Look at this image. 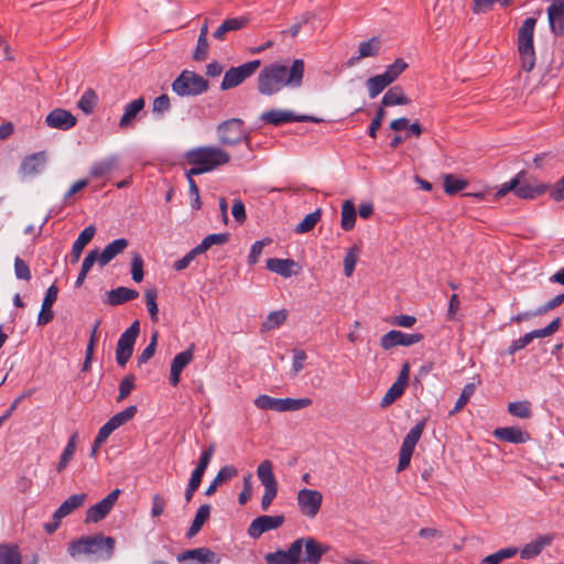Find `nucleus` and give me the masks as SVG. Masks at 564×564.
Wrapping results in <instances>:
<instances>
[{
	"instance_id": "nucleus-1",
	"label": "nucleus",
	"mask_w": 564,
	"mask_h": 564,
	"mask_svg": "<svg viewBox=\"0 0 564 564\" xmlns=\"http://www.w3.org/2000/svg\"><path fill=\"white\" fill-rule=\"evenodd\" d=\"M304 70L303 59H293L290 66L280 62L271 63L258 75V91L263 96H273L284 87L299 88L303 84Z\"/></svg>"
},
{
	"instance_id": "nucleus-2",
	"label": "nucleus",
	"mask_w": 564,
	"mask_h": 564,
	"mask_svg": "<svg viewBox=\"0 0 564 564\" xmlns=\"http://www.w3.org/2000/svg\"><path fill=\"white\" fill-rule=\"evenodd\" d=\"M329 551L327 544L318 542L312 536L300 538L293 541L288 550L268 553L264 558L268 564H319L322 556Z\"/></svg>"
},
{
	"instance_id": "nucleus-3",
	"label": "nucleus",
	"mask_w": 564,
	"mask_h": 564,
	"mask_svg": "<svg viewBox=\"0 0 564 564\" xmlns=\"http://www.w3.org/2000/svg\"><path fill=\"white\" fill-rule=\"evenodd\" d=\"M185 161L192 167L186 176L199 175L212 172L230 161V154L215 145H203L188 150L185 153Z\"/></svg>"
},
{
	"instance_id": "nucleus-4",
	"label": "nucleus",
	"mask_w": 564,
	"mask_h": 564,
	"mask_svg": "<svg viewBox=\"0 0 564 564\" xmlns=\"http://www.w3.org/2000/svg\"><path fill=\"white\" fill-rule=\"evenodd\" d=\"M115 546L116 540L112 536L97 533L72 540L67 545V553L73 558L86 555L88 557L94 556L97 560L108 561L113 555Z\"/></svg>"
},
{
	"instance_id": "nucleus-5",
	"label": "nucleus",
	"mask_w": 564,
	"mask_h": 564,
	"mask_svg": "<svg viewBox=\"0 0 564 564\" xmlns=\"http://www.w3.org/2000/svg\"><path fill=\"white\" fill-rule=\"evenodd\" d=\"M535 24L536 20L534 18H528L518 30V52L522 68L525 72L532 70L535 65V52L533 45Z\"/></svg>"
},
{
	"instance_id": "nucleus-6",
	"label": "nucleus",
	"mask_w": 564,
	"mask_h": 564,
	"mask_svg": "<svg viewBox=\"0 0 564 564\" xmlns=\"http://www.w3.org/2000/svg\"><path fill=\"white\" fill-rule=\"evenodd\" d=\"M408 67L409 65L404 59L397 58L391 65L387 66L382 74L368 78L366 86L369 97L373 99L379 96L388 86L393 84Z\"/></svg>"
},
{
	"instance_id": "nucleus-7",
	"label": "nucleus",
	"mask_w": 564,
	"mask_h": 564,
	"mask_svg": "<svg viewBox=\"0 0 564 564\" xmlns=\"http://www.w3.org/2000/svg\"><path fill=\"white\" fill-rule=\"evenodd\" d=\"M173 91L178 96H197L208 89V82L200 75L191 70H183L172 83Z\"/></svg>"
},
{
	"instance_id": "nucleus-8",
	"label": "nucleus",
	"mask_w": 564,
	"mask_h": 564,
	"mask_svg": "<svg viewBox=\"0 0 564 564\" xmlns=\"http://www.w3.org/2000/svg\"><path fill=\"white\" fill-rule=\"evenodd\" d=\"M257 476L264 488L261 508L267 510L278 495V481L273 474V464L270 459H264L259 464Z\"/></svg>"
},
{
	"instance_id": "nucleus-9",
	"label": "nucleus",
	"mask_w": 564,
	"mask_h": 564,
	"mask_svg": "<svg viewBox=\"0 0 564 564\" xmlns=\"http://www.w3.org/2000/svg\"><path fill=\"white\" fill-rule=\"evenodd\" d=\"M139 333L140 324L138 321H134L119 337L116 347V360L120 367H124L132 356Z\"/></svg>"
},
{
	"instance_id": "nucleus-10",
	"label": "nucleus",
	"mask_w": 564,
	"mask_h": 564,
	"mask_svg": "<svg viewBox=\"0 0 564 564\" xmlns=\"http://www.w3.org/2000/svg\"><path fill=\"white\" fill-rule=\"evenodd\" d=\"M424 427L425 423L424 421H421L414 425L405 435L399 453L398 471H402L409 467L412 454L422 436Z\"/></svg>"
},
{
	"instance_id": "nucleus-11",
	"label": "nucleus",
	"mask_w": 564,
	"mask_h": 564,
	"mask_svg": "<svg viewBox=\"0 0 564 564\" xmlns=\"http://www.w3.org/2000/svg\"><path fill=\"white\" fill-rule=\"evenodd\" d=\"M261 62L259 59H254L248 63H245L238 67H231L228 69L223 78L220 88L223 90H228L234 87L240 85L245 79L250 77L256 73V70L260 67Z\"/></svg>"
},
{
	"instance_id": "nucleus-12",
	"label": "nucleus",
	"mask_w": 564,
	"mask_h": 564,
	"mask_svg": "<svg viewBox=\"0 0 564 564\" xmlns=\"http://www.w3.org/2000/svg\"><path fill=\"white\" fill-rule=\"evenodd\" d=\"M260 119L269 124L272 126H280L283 123L289 122H321L323 121L319 118L307 116V115H295L290 110H282V109H271L268 111H264L260 115Z\"/></svg>"
},
{
	"instance_id": "nucleus-13",
	"label": "nucleus",
	"mask_w": 564,
	"mask_h": 564,
	"mask_svg": "<svg viewBox=\"0 0 564 564\" xmlns=\"http://www.w3.org/2000/svg\"><path fill=\"white\" fill-rule=\"evenodd\" d=\"M296 501L302 514L313 519L321 510L323 495L318 490L304 488L299 490Z\"/></svg>"
},
{
	"instance_id": "nucleus-14",
	"label": "nucleus",
	"mask_w": 564,
	"mask_h": 564,
	"mask_svg": "<svg viewBox=\"0 0 564 564\" xmlns=\"http://www.w3.org/2000/svg\"><path fill=\"white\" fill-rule=\"evenodd\" d=\"M218 140L221 144L232 145L245 139L243 121L229 119L217 127Z\"/></svg>"
},
{
	"instance_id": "nucleus-15",
	"label": "nucleus",
	"mask_w": 564,
	"mask_h": 564,
	"mask_svg": "<svg viewBox=\"0 0 564 564\" xmlns=\"http://www.w3.org/2000/svg\"><path fill=\"white\" fill-rule=\"evenodd\" d=\"M120 494V489H115L101 501L88 508L86 511L85 523H97L104 520L113 508Z\"/></svg>"
},
{
	"instance_id": "nucleus-16",
	"label": "nucleus",
	"mask_w": 564,
	"mask_h": 564,
	"mask_svg": "<svg viewBox=\"0 0 564 564\" xmlns=\"http://www.w3.org/2000/svg\"><path fill=\"white\" fill-rule=\"evenodd\" d=\"M423 335L420 333L405 334L400 330H390L380 339V345L384 350H389L395 346H412L420 343Z\"/></svg>"
},
{
	"instance_id": "nucleus-17",
	"label": "nucleus",
	"mask_w": 564,
	"mask_h": 564,
	"mask_svg": "<svg viewBox=\"0 0 564 564\" xmlns=\"http://www.w3.org/2000/svg\"><path fill=\"white\" fill-rule=\"evenodd\" d=\"M285 521L283 514L260 516L252 520L248 528V534L253 538H260L264 532L280 528Z\"/></svg>"
},
{
	"instance_id": "nucleus-18",
	"label": "nucleus",
	"mask_w": 564,
	"mask_h": 564,
	"mask_svg": "<svg viewBox=\"0 0 564 564\" xmlns=\"http://www.w3.org/2000/svg\"><path fill=\"white\" fill-rule=\"evenodd\" d=\"M549 189V186L538 182H527L525 172L518 173V188L516 196L522 199H534L543 195Z\"/></svg>"
},
{
	"instance_id": "nucleus-19",
	"label": "nucleus",
	"mask_w": 564,
	"mask_h": 564,
	"mask_svg": "<svg viewBox=\"0 0 564 564\" xmlns=\"http://www.w3.org/2000/svg\"><path fill=\"white\" fill-rule=\"evenodd\" d=\"M194 358V345H191L186 350L177 354L171 364L170 382L176 387L181 380V373Z\"/></svg>"
},
{
	"instance_id": "nucleus-20",
	"label": "nucleus",
	"mask_w": 564,
	"mask_h": 564,
	"mask_svg": "<svg viewBox=\"0 0 564 564\" xmlns=\"http://www.w3.org/2000/svg\"><path fill=\"white\" fill-rule=\"evenodd\" d=\"M76 118L67 110L56 108L52 110L45 118V122L50 128L68 130L76 124Z\"/></svg>"
},
{
	"instance_id": "nucleus-21",
	"label": "nucleus",
	"mask_w": 564,
	"mask_h": 564,
	"mask_svg": "<svg viewBox=\"0 0 564 564\" xmlns=\"http://www.w3.org/2000/svg\"><path fill=\"white\" fill-rule=\"evenodd\" d=\"M195 561L197 564H218L220 562L219 556L207 547H198L193 550H187L177 555L178 562L185 561Z\"/></svg>"
},
{
	"instance_id": "nucleus-22",
	"label": "nucleus",
	"mask_w": 564,
	"mask_h": 564,
	"mask_svg": "<svg viewBox=\"0 0 564 564\" xmlns=\"http://www.w3.org/2000/svg\"><path fill=\"white\" fill-rule=\"evenodd\" d=\"M46 153L44 151L26 155L21 162L19 169L20 174L23 176H34L41 173L46 163Z\"/></svg>"
},
{
	"instance_id": "nucleus-23",
	"label": "nucleus",
	"mask_w": 564,
	"mask_h": 564,
	"mask_svg": "<svg viewBox=\"0 0 564 564\" xmlns=\"http://www.w3.org/2000/svg\"><path fill=\"white\" fill-rule=\"evenodd\" d=\"M547 19L551 31L555 35L564 33V0H553L547 9Z\"/></svg>"
},
{
	"instance_id": "nucleus-24",
	"label": "nucleus",
	"mask_w": 564,
	"mask_h": 564,
	"mask_svg": "<svg viewBox=\"0 0 564 564\" xmlns=\"http://www.w3.org/2000/svg\"><path fill=\"white\" fill-rule=\"evenodd\" d=\"M494 436L512 444H523L531 440L530 434L518 426L498 427L494 431Z\"/></svg>"
},
{
	"instance_id": "nucleus-25",
	"label": "nucleus",
	"mask_w": 564,
	"mask_h": 564,
	"mask_svg": "<svg viewBox=\"0 0 564 564\" xmlns=\"http://www.w3.org/2000/svg\"><path fill=\"white\" fill-rule=\"evenodd\" d=\"M57 294L58 288L56 285L53 284L47 289L37 317V325H46L53 319L54 313L52 311V306L57 300Z\"/></svg>"
},
{
	"instance_id": "nucleus-26",
	"label": "nucleus",
	"mask_w": 564,
	"mask_h": 564,
	"mask_svg": "<svg viewBox=\"0 0 564 564\" xmlns=\"http://www.w3.org/2000/svg\"><path fill=\"white\" fill-rule=\"evenodd\" d=\"M128 245L129 242L126 238H119L111 241L105 247V249L101 252L98 251V264L100 267H105L113 258L123 252Z\"/></svg>"
},
{
	"instance_id": "nucleus-27",
	"label": "nucleus",
	"mask_w": 564,
	"mask_h": 564,
	"mask_svg": "<svg viewBox=\"0 0 564 564\" xmlns=\"http://www.w3.org/2000/svg\"><path fill=\"white\" fill-rule=\"evenodd\" d=\"M87 499L86 494H76L68 497L54 512V520H62L76 509L80 508Z\"/></svg>"
},
{
	"instance_id": "nucleus-28",
	"label": "nucleus",
	"mask_w": 564,
	"mask_h": 564,
	"mask_svg": "<svg viewBox=\"0 0 564 564\" xmlns=\"http://www.w3.org/2000/svg\"><path fill=\"white\" fill-rule=\"evenodd\" d=\"M249 20L243 17L226 19L213 33L218 41H224L228 32L239 31L248 24Z\"/></svg>"
},
{
	"instance_id": "nucleus-29",
	"label": "nucleus",
	"mask_w": 564,
	"mask_h": 564,
	"mask_svg": "<svg viewBox=\"0 0 564 564\" xmlns=\"http://www.w3.org/2000/svg\"><path fill=\"white\" fill-rule=\"evenodd\" d=\"M139 296V292L124 286H119L107 292V303L116 306L132 301Z\"/></svg>"
},
{
	"instance_id": "nucleus-30",
	"label": "nucleus",
	"mask_w": 564,
	"mask_h": 564,
	"mask_svg": "<svg viewBox=\"0 0 564 564\" xmlns=\"http://www.w3.org/2000/svg\"><path fill=\"white\" fill-rule=\"evenodd\" d=\"M96 234L95 226L90 225L86 227L77 237L72 247V262H77L82 256L84 248L91 241Z\"/></svg>"
},
{
	"instance_id": "nucleus-31",
	"label": "nucleus",
	"mask_w": 564,
	"mask_h": 564,
	"mask_svg": "<svg viewBox=\"0 0 564 564\" xmlns=\"http://www.w3.org/2000/svg\"><path fill=\"white\" fill-rule=\"evenodd\" d=\"M381 41L379 37L373 36L368 41L361 42L358 46V56L350 59V64L358 62L362 58L375 57L379 55Z\"/></svg>"
},
{
	"instance_id": "nucleus-32",
	"label": "nucleus",
	"mask_w": 564,
	"mask_h": 564,
	"mask_svg": "<svg viewBox=\"0 0 564 564\" xmlns=\"http://www.w3.org/2000/svg\"><path fill=\"white\" fill-rule=\"evenodd\" d=\"M410 102V98L405 96L403 88L400 86L390 88L381 99L382 107L405 106Z\"/></svg>"
},
{
	"instance_id": "nucleus-33",
	"label": "nucleus",
	"mask_w": 564,
	"mask_h": 564,
	"mask_svg": "<svg viewBox=\"0 0 564 564\" xmlns=\"http://www.w3.org/2000/svg\"><path fill=\"white\" fill-rule=\"evenodd\" d=\"M295 267V262L291 259H278L270 258L267 260V268L271 272L278 273L284 278H290L294 274L293 268Z\"/></svg>"
},
{
	"instance_id": "nucleus-34",
	"label": "nucleus",
	"mask_w": 564,
	"mask_h": 564,
	"mask_svg": "<svg viewBox=\"0 0 564 564\" xmlns=\"http://www.w3.org/2000/svg\"><path fill=\"white\" fill-rule=\"evenodd\" d=\"M144 99L142 97L137 98L129 102L124 107L123 115L119 121L120 128H127L131 126L132 121L135 119L138 113L144 108Z\"/></svg>"
},
{
	"instance_id": "nucleus-35",
	"label": "nucleus",
	"mask_w": 564,
	"mask_h": 564,
	"mask_svg": "<svg viewBox=\"0 0 564 564\" xmlns=\"http://www.w3.org/2000/svg\"><path fill=\"white\" fill-rule=\"evenodd\" d=\"M77 438H78L77 433H74L69 437L65 448L62 452L59 460L57 463V466H56L57 473H62L68 466L69 462L73 459L75 452H76Z\"/></svg>"
},
{
	"instance_id": "nucleus-36",
	"label": "nucleus",
	"mask_w": 564,
	"mask_h": 564,
	"mask_svg": "<svg viewBox=\"0 0 564 564\" xmlns=\"http://www.w3.org/2000/svg\"><path fill=\"white\" fill-rule=\"evenodd\" d=\"M0 564H21V554L17 544H0Z\"/></svg>"
},
{
	"instance_id": "nucleus-37",
	"label": "nucleus",
	"mask_w": 564,
	"mask_h": 564,
	"mask_svg": "<svg viewBox=\"0 0 564 564\" xmlns=\"http://www.w3.org/2000/svg\"><path fill=\"white\" fill-rule=\"evenodd\" d=\"M209 516L210 506L207 503L200 506L195 514L192 525L189 527L186 533L187 538L195 536L200 531L202 527L204 525L205 521L209 518Z\"/></svg>"
},
{
	"instance_id": "nucleus-38",
	"label": "nucleus",
	"mask_w": 564,
	"mask_h": 564,
	"mask_svg": "<svg viewBox=\"0 0 564 564\" xmlns=\"http://www.w3.org/2000/svg\"><path fill=\"white\" fill-rule=\"evenodd\" d=\"M356 223V208L351 200L347 199L341 205L340 226L344 230H351Z\"/></svg>"
},
{
	"instance_id": "nucleus-39",
	"label": "nucleus",
	"mask_w": 564,
	"mask_h": 564,
	"mask_svg": "<svg viewBox=\"0 0 564 564\" xmlns=\"http://www.w3.org/2000/svg\"><path fill=\"white\" fill-rule=\"evenodd\" d=\"M443 181L444 192L447 195H455L468 186V182L465 178L458 177L454 174H445L443 176Z\"/></svg>"
},
{
	"instance_id": "nucleus-40",
	"label": "nucleus",
	"mask_w": 564,
	"mask_h": 564,
	"mask_svg": "<svg viewBox=\"0 0 564 564\" xmlns=\"http://www.w3.org/2000/svg\"><path fill=\"white\" fill-rule=\"evenodd\" d=\"M286 317H288L286 310H279V311H273V312L269 313L265 321L261 325V330L269 332V330L278 328L286 321Z\"/></svg>"
},
{
	"instance_id": "nucleus-41",
	"label": "nucleus",
	"mask_w": 564,
	"mask_h": 564,
	"mask_svg": "<svg viewBox=\"0 0 564 564\" xmlns=\"http://www.w3.org/2000/svg\"><path fill=\"white\" fill-rule=\"evenodd\" d=\"M312 400L310 398H284L280 399V412H292L299 411L301 409L307 408L312 404Z\"/></svg>"
},
{
	"instance_id": "nucleus-42",
	"label": "nucleus",
	"mask_w": 564,
	"mask_h": 564,
	"mask_svg": "<svg viewBox=\"0 0 564 564\" xmlns=\"http://www.w3.org/2000/svg\"><path fill=\"white\" fill-rule=\"evenodd\" d=\"M508 412L519 419H530L532 416V406L530 401H517L508 404Z\"/></svg>"
},
{
	"instance_id": "nucleus-43",
	"label": "nucleus",
	"mask_w": 564,
	"mask_h": 564,
	"mask_svg": "<svg viewBox=\"0 0 564 564\" xmlns=\"http://www.w3.org/2000/svg\"><path fill=\"white\" fill-rule=\"evenodd\" d=\"M135 413H137V406L130 405L127 409H124L123 411L115 414L109 421H107V423L116 431L117 429H119L120 426H122L123 424H126L127 422L132 420L134 417Z\"/></svg>"
},
{
	"instance_id": "nucleus-44",
	"label": "nucleus",
	"mask_w": 564,
	"mask_h": 564,
	"mask_svg": "<svg viewBox=\"0 0 564 564\" xmlns=\"http://www.w3.org/2000/svg\"><path fill=\"white\" fill-rule=\"evenodd\" d=\"M322 212L316 209L313 213L307 214L304 219L296 226V234H306L311 231L316 224L321 220Z\"/></svg>"
},
{
	"instance_id": "nucleus-45",
	"label": "nucleus",
	"mask_w": 564,
	"mask_h": 564,
	"mask_svg": "<svg viewBox=\"0 0 564 564\" xmlns=\"http://www.w3.org/2000/svg\"><path fill=\"white\" fill-rule=\"evenodd\" d=\"M117 166V159L115 156H111V158H107L98 163H96L91 170H90V174L94 176V177H100V176H104L108 173H110L111 171H113Z\"/></svg>"
},
{
	"instance_id": "nucleus-46",
	"label": "nucleus",
	"mask_w": 564,
	"mask_h": 564,
	"mask_svg": "<svg viewBox=\"0 0 564 564\" xmlns=\"http://www.w3.org/2000/svg\"><path fill=\"white\" fill-rule=\"evenodd\" d=\"M229 240L228 234H212L203 239V241L196 246L197 251L200 253L207 251L214 245H224Z\"/></svg>"
},
{
	"instance_id": "nucleus-47",
	"label": "nucleus",
	"mask_w": 564,
	"mask_h": 564,
	"mask_svg": "<svg viewBox=\"0 0 564 564\" xmlns=\"http://www.w3.org/2000/svg\"><path fill=\"white\" fill-rule=\"evenodd\" d=\"M475 390H476L475 383H467L463 388L462 393H460L458 400L456 401L453 410H451L449 414L454 415V414L458 413L468 403L469 399L475 393Z\"/></svg>"
},
{
	"instance_id": "nucleus-48",
	"label": "nucleus",
	"mask_w": 564,
	"mask_h": 564,
	"mask_svg": "<svg viewBox=\"0 0 564 564\" xmlns=\"http://www.w3.org/2000/svg\"><path fill=\"white\" fill-rule=\"evenodd\" d=\"M359 248L354 246L346 251V256L344 258V272L346 276H351L358 261Z\"/></svg>"
},
{
	"instance_id": "nucleus-49",
	"label": "nucleus",
	"mask_w": 564,
	"mask_h": 564,
	"mask_svg": "<svg viewBox=\"0 0 564 564\" xmlns=\"http://www.w3.org/2000/svg\"><path fill=\"white\" fill-rule=\"evenodd\" d=\"M254 405L260 410H272L280 412V399L268 394H260L254 399Z\"/></svg>"
},
{
	"instance_id": "nucleus-50",
	"label": "nucleus",
	"mask_w": 564,
	"mask_h": 564,
	"mask_svg": "<svg viewBox=\"0 0 564 564\" xmlns=\"http://www.w3.org/2000/svg\"><path fill=\"white\" fill-rule=\"evenodd\" d=\"M97 104V95L94 90L87 89L78 100V107L85 113H91Z\"/></svg>"
},
{
	"instance_id": "nucleus-51",
	"label": "nucleus",
	"mask_w": 564,
	"mask_h": 564,
	"mask_svg": "<svg viewBox=\"0 0 564 564\" xmlns=\"http://www.w3.org/2000/svg\"><path fill=\"white\" fill-rule=\"evenodd\" d=\"M145 304L152 322H158L159 308L156 304L158 292L155 289H149L144 293Z\"/></svg>"
},
{
	"instance_id": "nucleus-52",
	"label": "nucleus",
	"mask_w": 564,
	"mask_h": 564,
	"mask_svg": "<svg viewBox=\"0 0 564 564\" xmlns=\"http://www.w3.org/2000/svg\"><path fill=\"white\" fill-rule=\"evenodd\" d=\"M517 552L518 550L514 547L501 549L498 552L486 556L482 562L485 564H499L501 561L516 555Z\"/></svg>"
},
{
	"instance_id": "nucleus-53",
	"label": "nucleus",
	"mask_w": 564,
	"mask_h": 564,
	"mask_svg": "<svg viewBox=\"0 0 564 564\" xmlns=\"http://www.w3.org/2000/svg\"><path fill=\"white\" fill-rule=\"evenodd\" d=\"M404 390L405 388L394 382L383 395L380 405L382 408L389 406L403 394Z\"/></svg>"
},
{
	"instance_id": "nucleus-54",
	"label": "nucleus",
	"mask_w": 564,
	"mask_h": 564,
	"mask_svg": "<svg viewBox=\"0 0 564 564\" xmlns=\"http://www.w3.org/2000/svg\"><path fill=\"white\" fill-rule=\"evenodd\" d=\"M561 326V318L553 319L547 326L541 329H535L530 333H528L530 336H532V340L535 338H544L553 335L558 330Z\"/></svg>"
},
{
	"instance_id": "nucleus-55",
	"label": "nucleus",
	"mask_w": 564,
	"mask_h": 564,
	"mask_svg": "<svg viewBox=\"0 0 564 564\" xmlns=\"http://www.w3.org/2000/svg\"><path fill=\"white\" fill-rule=\"evenodd\" d=\"M561 326V318L553 319L547 326L541 329H535L530 333H528L530 336H532V340L535 338H544L553 335L558 330Z\"/></svg>"
},
{
	"instance_id": "nucleus-56",
	"label": "nucleus",
	"mask_w": 564,
	"mask_h": 564,
	"mask_svg": "<svg viewBox=\"0 0 564 564\" xmlns=\"http://www.w3.org/2000/svg\"><path fill=\"white\" fill-rule=\"evenodd\" d=\"M159 334L158 332H153L151 336L150 344L143 349V351L138 357V364L142 365L149 361L155 354L156 345H158Z\"/></svg>"
},
{
	"instance_id": "nucleus-57",
	"label": "nucleus",
	"mask_w": 564,
	"mask_h": 564,
	"mask_svg": "<svg viewBox=\"0 0 564 564\" xmlns=\"http://www.w3.org/2000/svg\"><path fill=\"white\" fill-rule=\"evenodd\" d=\"M271 243V239L267 238V239H262V240H259V241H256L252 246H251V249H250V253L248 256V262L249 264H256L261 254H262V251H263V248Z\"/></svg>"
},
{
	"instance_id": "nucleus-58",
	"label": "nucleus",
	"mask_w": 564,
	"mask_h": 564,
	"mask_svg": "<svg viewBox=\"0 0 564 564\" xmlns=\"http://www.w3.org/2000/svg\"><path fill=\"white\" fill-rule=\"evenodd\" d=\"M14 274L15 278L23 281L31 280V270L28 263L22 260L20 257H15L14 259Z\"/></svg>"
},
{
	"instance_id": "nucleus-59",
	"label": "nucleus",
	"mask_w": 564,
	"mask_h": 564,
	"mask_svg": "<svg viewBox=\"0 0 564 564\" xmlns=\"http://www.w3.org/2000/svg\"><path fill=\"white\" fill-rule=\"evenodd\" d=\"M131 275L137 283L143 280V260L139 253H134L131 259Z\"/></svg>"
},
{
	"instance_id": "nucleus-60",
	"label": "nucleus",
	"mask_w": 564,
	"mask_h": 564,
	"mask_svg": "<svg viewBox=\"0 0 564 564\" xmlns=\"http://www.w3.org/2000/svg\"><path fill=\"white\" fill-rule=\"evenodd\" d=\"M134 389V377L132 375L126 376L119 386V394L117 397V401H123Z\"/></svg>"
},
{
	"instance_id": "nucleus-61",
	"label": "nucleus",
	"mask_w": 564,
	"mask_h": 564,
	"mask_svg": "<svg viewBox=\"0 0 564 564\" xmlns=\"http://www.w3.org/2000/svg\"><path fill=\"white\" fill-rule=\"evenodd\" d=\"M238 475V470L236 467L231 465L224 466L220 468V470L217 473L216 477L214 478L216 480V484L223 485L224 482L232 479Z\"/></svg>"
},
{
	"instance_id": "nucleus-62",
	"label": "nucleus",
	"mask_w": 564,
	"mask_h": 564,
	"mask_svg": "<svg viewBox=\"0 0 564 564\" xmlns=\"http://www.w3.org/2000/svg\"><path fill=\"white\" fill-rule=\"evenodd\" d=\"M563 302H564V293L554 296L553 299L547 301L544 305L538 307L534 311V314L543 315V314L554 310L555 307L560 306Z\"/></svg>"
},
{
	"instance_id": "nucleus-63",
	"label": "nucleus",
	"mask_w": 564,
	"mask_h": 564,
	"mask_svg": "<svg viewBox=\"0 0 564 564\" xmlns=\"http://www.w3.org/2000/svg\"><path fill=\"white\" fill-rule=\"evenodd\" d=\"M208 51H209L208 40L203 39V37L198 39L196 48L193 53V58L198 62L205 61L207 58Z\"/></svg>"
},
{
	"instance_id": "nucleus-64",
	"label": "nucleus",
	"mask_w": 564,
	"mask_h": 564,
	"mask_svg": "<svg viewBox=\"0 0 564 564\" xmlns=\"http://www.w3.org/2000/svg\"><path fill=\"white\" fill-rule=\"evenodd\" d=\"M305 360H306V352L303 349H294L293 350V362H292L293 376H296L300 371L303 370Z\"/></svg>"
}]
</instances>
